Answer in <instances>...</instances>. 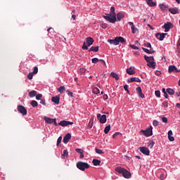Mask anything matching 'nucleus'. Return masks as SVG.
Returning a JSON list of instances; mask_svg holds the SVG:
<instances>
[{
	"mask_svg": "<svg viewBox=\"0 0 180 180\" xmlns=\"http://www.w3.org/2000/svg\"><path fill=\"white\" fill-rule=\"evenodd\" d=\"M115 172H118V174H121L124 178H126L127 179H129V178H131V174L123 167L115 168Z\"/></svg>",
	"mask_w": 180,
	"mask_h": 180,
	"instance_id": "f257e3e1",
	"label": "nucleus"
},
{
	"mask_svg": "<svg viewBox=\"0 0 180 180\" xmlns=\"http://www.w3.org/2000/svg\"><path fill=\"white\" fill-rule=\"evenodd\" d=\"M108 43L114 46H119V43H126V40L123 37H116L114 39H108Z\"/></svg>",
	"mask_w": 180,
	"mask_h": 180,
	"instance_id": "f03ea898",
	"label": "nucleus"
},
{
	"mask_svg": "<svg viewBox=\"0 0 180 180\" xmlns=\"http://www.w3.org/2000/svg\"><path fill=\"white\" fill-rule=\"evenodd\" d=\"M104 19L110 23H116L117 18H116V14L108 13L106 15H103Z\"/></svg>",
	"mask_w": 180,
	"mask_h": 180,
	"instance_id": "7ed1b4c3",
	"label": "nucleus"
},
{
	"mask_svg": "<svg viewBox=\"0 0 180 180\" xmlns=\"http://www.w3.org/2000/svg\"><path fill=\"white\" fill-rule=\"evenodd\" d=\"M94 40L93 39L92 37H89L86 39V42H84L83 46H82V49L83 50H88V46H92L94 44ZM87 44V46H86Z\"/></svg>",
	"mask_w": 180,
	"mask_h": 180,
	"instance_id": "20e7f679",
	"label": "nucleus"
},
{
	"mask_svg": "<svg viewBox=\"0 0 180 180\" xmlns=\"http://www.w3.org/2000/svg\"><path fill=\"white\" fill-rule=\"evenodd\" d=\"M77 167L78 169H80V171H85V169H88V168H89V164L84 162H78L77 163Z\"/></svg>",
	"mask_w": 180,
	"mask_h": 180,
	"instance_id": "39448f33",
	"label": "nucleus"
},
{
	"mask_svg": "<svg viewBox=\"0 0 180 180\" xmlns=\"http://www.w3.org/2000/svg\"><path fill=\"white\" fill-rule=\"evenodd\" d=\"M142 133H143L146 137H151L153 136V126H150L149 128L146 129V130H141Z\"/></svg>",
	"mask_w": 180,
	"mask_h": 180,
	"instance_id": "423d86ee",
	"label": "nucleus"
},
{
	"mask_svg": "<svg viewBox=\"0 0 180 180\" xmlns=\"http://www.w3.org/2000/svg\"><path fill=\"white\" fill-rule=\"evenodd\" d=\"M44 120L46 123H48V124H53V123H54L55 126H58L56 118L53 119L49 117H44Z\"/></svg>",
	"mask_w": 180,
	"mask_h": 180,
	"instance_id": "0eeeda50",
	"label": "nucleus"
},
{
	"mask_svg": "<svg viewBox=\"0 0 180 180\" xmlns=\"http://www.w3.org/2000/svg\"><path fill=\"white\" fill-rule=\"evenodd\" d=\"M97 119L99 120L100 123L101 124H104V123H106V115H101V113L97 114Z\"/></svg>",
	"mask_w": 180,
	"mask_h": 180,
	"instance_id": "6e6552de",
	"label": "nucleus"
},
{
	"mask_svg": "<svg viewBox=\"0 0 180 180\" xmlns=\"http://www.w3.org/2000/svg\"><path fill=\"white\" fill-rule=\"evenodd\" d=\"M139 150L141 153H142V154H143L144 155H150V150L148 149V148L147 147H139Z\"/></svg>",
	"mask_w": 180,
	"mask_h": 180,
	"instance_id": "1a4fd4ad",
	"label": "nucleus"
},
{
	"mask_svg": "<svg viewBox=\"0 0 180 180\" xmlns=\"http://www.w3.org/2000/svg\"><path fill=\"white\" fill-rule=\"evenodd\" d=\"M17 109L22 116H26V115H27V110L23 105H18Z\"/></svg>",
	"mask_w": 180,
	"mask_h": 180,
	"instance_id": "9d476101",
	"label": "nucleus"
},
{
	"mask_svg": "<svg viewBox=\"0 0 180 180\" xmlns=\"http://www.w3.org/2000/svg\"><path fill=\"white\" fill-rule=\"evenodd\" d=\"M172 27H174V25L170 22H167V23H165V25L162 26V28L165 29V32L166 33L167 32H169V30L172 29Z\"/></svg>",
	"mask_w": 180,
	"mask_h": 180,
	"instance_id": "9b49d317",
	"label": "nucleus"
},
{
	"mask_svg": "<svg viewBox=\"0 0 180 180\" xmlns=\"http://www.w3.org/2000/svg\"><path fill=\"white\" fill-rule=\"evenodd\" d=\"M167 33H160L158 32L155 34V37L156 39H158V40H160V41H162V40H164V39H165V36H167Z\"/></svg>",
	"mask_w": 180,
	"mask_h": 180,
	"instance_id": "f8f14e48",
	"label": "nucleus"
},
{
	"mask_svg": "<svg viewBox=\"0 0 180 180\" xmlns=\"http://www.w3.org/2000/svg\"><path fill=\"white\" fill-rule=\"evenodd\" d=\"M58 124H59V126H62V127H67V126H70V124H74V122L63 120L60 121Z\"/></svg>",
	"mask_w": 180,
	"mask_h": 180,
	"instance_id": "ddd939ff",
	"label": "nucleus"
},
{
	"mask_svg": "<svg viewBox=\"0 0 180 180\" xmlns=\"http://www.w3.org/2000/svg\"><path fill=\"white\" fill-rule=\"evenodd\" d=\"M128 25H129V26H131V33H133V34L137 33V32H139V29H137V27H136V26H134V23H133L132 22H129Z\"/></svg>",
	"mask_w": 180,
	"mask_h": 180,
	"instance_id": "4468645a",
	"label": "nucleus"
},
{
	"mask_svg": "<svg viewBox=\"0 0 180 180\" xmlns=\"http://www.w3.org/2000/svg\"><path fill=\"white\" fill-rule=\"evenodd\" d=\"M127 74L129 75H134L136 74V68L134 67H130L127 69Z\"/></svg>",
	"mask_w": 180,
	"mask_h": 180,
	"instance_id": "2eb2a0df",
	"label": "nucleus"
},
{
	"mask_svg": "<svg viewBox=\"0 0 180 180\" xmlns=\"http://www.w3.org/2000/svg\"><path fill=\"white\" fill-rule=\"evenodd\" d=\"M169 72H179L180 70H178V68L175 65H169L168 69Z\"/></svg>",
	"mask_w": 180,
	"mask_h": 180,
	"instance_id": "dca6fc26",
	"label": "nucleus"
},
{
	"mask_svg": "<svg viewBox=\"0 0 180 180\" xmlns=\"http://www.w3.org/2000/svg\"><path fill=\"white\" fill-rule=\"evenodd\" d=\"M136 91L139 96V98H141L142 99H143L144 98V94H143V91L141 90V87L140 86H138L136 89Z\"/></svg>",
	"mask_w": 180,
	"mask_h": 180,
	"instance_id": "f3484780",
	"label": "nucleus"
},
{
	"mask_svg": "<svg viewBox=\"0 0 180 180\" xmlns=\"http://www.w3.org/2000/svg\"><path fill=\"white\" fill-rule=\"evenodd\" d=\"M71 139V134H67L63 138V143L64 144H68V141Z\"/></svg>",
	"mask_w": 180,
	"mask_h": 180,
	"instance_id": "a211bd4d",
	"label": "nucleus"
},
{
	"mask_svg": "<svg viewBox=\"0 0 180 180\" xmlns=\"http://www.w3.org/2000/svg\"><path fill=\"white\" fill-rule=\"evenodd\" d=\"M93 94L99 96V95H103V91L101 92L98 87H93Z\"/></svg>",
	"mask_w": 180,
	"mask_h": 180,
	"instance_id": "6ab92c4d",
	"label": "nucleus"
},
{
	"mask_svg": "<svg viewBox=\"0 0 180 180\" xmlns=\"http://www.w3.org/2000/svg\"><path fill=\"white\" fill-rule=\"evenodd\" d=\"M142 50H143V51L145 53H147V54H154V53H155V51H154V49L151 48L150 50L146 49V48H143L142 47Z\"/></svg>",
	"mask_w": 180,
	"mask_h": 180,
	"instance_id": "aec40b11",
	"label": "nucleus"
},
{
	"mask_svg": "<svg viewBox=\"0 0 180 180\" xmlns=\"http://www.w3.org/2000/svg\"><path fill=\"white\" fill-rule=\"evenodd\" d=\"M169 12H170V13L172 15H176V13H179V10L178 8H169Z\"/></svg>",
	"mask_w": 180,
	"mask_h": 180,
	"instance_id": "412c9836",
	"label": "nucleus"
},
{
	"mask_svg": "<svg viewBox=\"0 0 180 180\" xmlns=\"http://www.w3.org/2000/svg\"><path fill=\"white\" fill-rule=\"evenodd\" d=\"M51 101L53 103H56V105H58V103H60V96H53L51 98Z\"/></svg>",
	"mask_w": 180,
	"mask_h": 180,
	"instance_id": "4be33fe9",
	"label": "nucleus"
},
{
	"mask_svg": "<svg viewBox=\"0 0 180 180\" xmlns=\"http://www.w3.org/2000/svg\"><path fill=\"white\" fill-rule=\"evenodd\" d=\"M123 18H124V13L120 12L117 14V22H120V20H122L123 19Z\"/></svg>",
	"mask_w": 180,
	"mask_h": 180,
	"instance_id": "5701e85b",
	"label": "nucleus"
},
{
	"mask_svg": "<svg viewBox=\"0 0 180 180\" xmlns=\"http://www.w3.org/2000/svg\"><path fill=\"white\" fill-rule=\"evenodd\" d=\"M159 7L160 11H168V5L164 4H159Z\"/></svg>",
	"mask_w": 180,
	"mask_h": 180,
	"instance_id": "b1692460",
	"label": "nucleus"
},
{
	"mask_svg": "<svg viewBox=\"0 0 180 180\" xmlns=\"http://www.w3.org/2000/svg\"><path fill=\"white\" fill-rule=\"evenodd\" d=\"M128 82H141V79L139 77H131L128 80Z\"/></svg>",
	"mask_w": 180,
	"mask_h": 180,
	"instance_id": "393cba45",
	"label": "nucleus"
},
{
	"mask_svg": "<svg viewBox=\"0 0 180 180\" xmlns=\"http://www.w3.org/2000/svg\"><path fill=\"white\" fill-rule=\"evenodd\" d=\"M144 58L148 63L154 61V57L153 56H147L145 55Z\"/></svg>",
	"mask_w": 180,
	"mask_h": 180,
	"instance_id": "a878e982",
	"label": "nucleus"
},
{
	"mask_svg": "<svg viewBox=\"0 0 180 180\" xmlns=\"http://www.w3.org/2000/svg\"><path fill=\"white\" fill-rule=\"evenodd\" d=\"M147 65L149 67V68H155L156 63L154 60H153L152 62L148 63Z\"/></svg>",
	"mask_w": 180,
	"mask_h": 180,
	"instance_id": "bb28decb",
	"label": "nucleus"
},
{
	"mask_svg": "<svg viewBox=\"0 0 180 180\" xmlns=\"http://www.w3.org/2000/svg\"><path fill=\"white\" fill-rule=\"evenodd\" d=\"M92 163L95 167H98V165H101V160L98 159H94L92 160Z\"/></svg>",
	"mask_w": 180,
	"mask_h": 180,
	"instance_id": "cd10ccee",
	"label": "nucleus"
},
{
	"mask_svg": "<svg viewBox=\"0 0 180 180\" xmlns=\"http://www.w3.org/2000/svg\"><path fill=\"white\" fill-rule=\"evenodd\" d=\"M110 75V77H112V78H115L117 81H119L120 77H119V75L116 72H112Z\"/></svg>",
	"mask_w": 180,
	"mask_h": 180,
	"instance_id": "c85d7f7f",
	"label": "nucleus"
},
{
	"mask_svg": "<svg viewBox=\"0 0 180 180\" xmlns=\"http://www.w3.org/2000/svg\"><path fill=\"white\" fill-rule=\"evenodd\" d=\"M146 2L149 6H156L157 3L153 1V0H146Z\"/></svg>",
	"mask_w": 180,
	"mask_h": 180,
	"instance_id": "c756f323",
	"label": "nucleus"
},
{
	"mask_svg": "<svg viewBox=\"0 0 180 180\" xmlns=\"http://www.w3.org/2000/svg\"><path fill=\"white\" fill-rule=\"evenodd\" d=\"M166 92H167L169 95H174L175 94V90L171 88H168L166 89Z\"/></svg>",
	"mask_w": 180,
	"mask_h": 180,
	"instance_id": "7c9ffc66",
	"label": "nucleus"
},
{
	"mask_svg": "<svg viewBox=\"0 0 180 180\" xmlns=\"http://www.w3.org/2000/svg\"><path fill=\"white\" fill-rule=\"evenodd\" d=\"M89 51H94L95 53H98V51H99V46H91L89 49Z\"/></svg>",
	"mask_w": 180,
	"mask_h": 180,
	"instance_id": "2f4dec72",
	"label": "nucleus"
},
{
	"mask_svg": "<svg viewBox=\"0 0 180 180\" xmlns=\"http://www.w3.org/2000/svg\"><path fill=\"white\" fill-rule=\"evenodd\" d=\"M58 92H60V94H64V92H65V86H60L58 89Z\"/></svg>",
	"mask_w": 180,
	"mask_h": 180,
	"instance_id": "473e14b6",
	"label": "nucleus"
},
{
	"mask_svg": "<svg viewBox=\"0 0 180 180\" xmlns=\"http://www.w3.org/2000/svg\"><path fill=\"white\" fill-rule=\"evenodd\" d=\"M36 95H37V92H36V91L33 90V91H31L30 93H29V96L30 98H34V96H36Z\"/></svg>",
	"mask_w": 180,
	"mask_h": 180,
	"instance_id": "72a5a7b5",
	"label": "nucleus"
},
{
	"mask_svg": "<svg viewBox=\"0 0 180 180\" xmlns=\"http://www.w3.org/2000/svg\"><path fill=\"white\" fill-rule=\"evenodd\" d=\"M30 105H32V108H37L39 106V103L36 101H32Z\"/></svg>",
	"mask_w": 180,
	"mask_h": 180,
	"instance_id": "f704fd0d",
	"label": "nucleus"
},
{
	"mask_svg": "<svg viewBox=\"0 0 180 180\" xmlns=\"http://www.w3.org/2000/svg\"><path fill=\"white\" fill-rule=\"evenodd\" d=\"M109 131H110V125H108L105 127L104 129V133L105 134H108V133H109Z\"/></svg>",
	"mask_w": 180,
	"mask_h": 180,
	"instance_id": "c9c22d12",
	"label": "nucleus"
},
{
	"mask_svg": "<svg viewBox=\"0 0 180 180\" xmlns=\"http://www.w3.org/2000/svg\"><path fill=\"white\" fill-rule=\"evenodd\" d=\"M154 144H155L154 141H150L148 143V147H150V148H153L154 147Z\"/></svg>",
	"mask_w": 180,
	"mask_h": 180,
	"instance_id": "e433bc0d",
	"label": "nucleus"
},
{
	"mask_svg": "<svg viewBox=\"0 0 180 180\" xmlns=\"http://www.w3.org/2000/svg\"><path fill=\"white\" fill-rule=\"evenodd\" d=\"M62 157H65L67 158V157H68V150H64L63 153L62 154Z\"/></svg>",
	"mask_w": 180,
	"mask_h": 180,
	"instance_id": "4c0bfd02",
	"label": "nucleus"
},
{
	"mask_svg": "<svg viewBox=\"0 0 180 180\" xmlns=\"http://www.w3.org/2000/svg\"><path fill=\"white\" fill-rule=\"evenodd\" d=\"M155 94L157 98H160L161 96V91H160V90H157L155 91Z\"/></svg>",
	"mask_w": 180,
	"mask_h": 180,
	"instance_id": "58836bf2",
	"label": "nucleus"
},
{
	"mask_svg": "<svg viewBox=\"0 0 180 180\" xmlns=\"http://www.w3.org/2000/svg\"><path fill=\"white\" fill-rule=\"evenodd\" d=\"M99 61V59L98 58H94L91 59V63L93 64H96Z\"/></svg>",
	"mask_w": 180,
	"mask_h": 180,
	"instance_id": "ea45409f",
	"label": "nucleus"
},
{
	"mask_svg": "<svg viewBox=\"0 0 180 180\" xmlns=\"http://www.w3.org/2000/svg\"><path fill=\"white\" fill-rule=\"evenodd\" d=\"M110 14H111V15H116V13H115V6H112L110 8Z\"/></svg>",
	"mask_w": 180,
	"mask_h": 180,
	"instance_id": "a19ab883",
	"label": "nucleus"
},
{
	"mask_svg": "<svg viewBox=\"0 0 180 180\" xmlns=\"http://www.w3.org/2000/svg\"><path fill=\"white\" fill-rule=\"evenodd\" d=\"M43 96V95L39 94L36 95V100L37 101H41V97Z\"/></svg>",
	"mask_w": 180,
	"mask_h": 180,
	"instance_id": "79ce46f5",
	"label": "nucleus"
},
{
	"mask_svg": "<svg viewBox=\"0 0 180 180\" xmlns=\"http://www.w3.org/2000/svg\"><path fill=\"white\" fill-rule=\"evenodd\" d=\"M124 91H126V92H127V94H130V91H129V85L125 84L124 86Z\"/></svg>",
	"mask_w": 180,
	"mask_h": 180,
	"instance_id": "37998d69",
	"label": "nucleus"
},
{
	"mask_svg": "<svg viewBox=\"0 0 180 180\" xmlns=\"http://www.w3.org/2000/svg\"><path fill=\"white\" fill-rule=\"evenodd\" d=\"M37 72H39V68H37V66H35L34 68V70L32 72L33 74H37Z\"/></svg>",
	"mask_w": 180,
	"mask_h": 180,
	"instance_id": "c03bdc74",
	"label": "nucleus"
},
{
	"mask_svg": "<svg viewBox=\"0 0 180 180\" xmlns=\"http://www.w3.org/2000/svg\"><path fill=\"white\" fill-rule=\"evenodd\" d=\"M33 72H30L27 75L28 79H33Z\"/></svg>",
	"mask_w": 180,
	"mask_h": 180,
	"instance_id": "a18cd8bd",
	"label": "nucleus"
},
{
	"mask_svg": "<svg viewBox=\"0 0 180 180\" xmlns=\"http://www.w3.org/2000/svg\"><path fill=\"white\" fill-rule=\"evenodd\" d=\"M66 93H67L68 96H70V98H72L73 95H72V91H70V90H67Z\"/></svg>",
	"mask_w": 180,
	"mask_h": 180,
	"instance_id": "49530a36",
	"label": "nucleus"
},
{
	"mask_svg": "<svg viewBox=\"0 0 180 180\" xmlns=\"http://www.w3.org/2000/svg\"><path fill=\"white\" fill-rule=\"evenodd\" d=\"M61 140H63V137L59 136L58 140H57V143H56L57 146H59L60 144Z\"/></svg>",
	"mask_w": 180,
	"mask_h": 180,
	"instance_id": "de8ad7c7",
	"label": "nucleus"
},
{
	"mask_svg": "<svg viewBox=\"0 0 180 180\" xmlns=\"http://www.w3.org/2000/svg\"><path fill=\"white\" fill-rule=\"evenodd\" d=\"M153 124L155 127H157V126H158V124H160V122H158L157 120H153Z\"/></svg>",
	"mask_w": 180,
	"mask_h": 180,
	"instance_id": "09e8293b",
	"label": "nucleus"
},
{
	"mask_svg": "<svg viewBox=\"0 0 180 180\" xmlns=\"http://www.w3.org/2000/svg\"><path fill=\"white\" fill-rule=\"evenodd\" d=\"M95 150L97 154H103V151L102 150L98 148H96Z\"/></svg>",
	"mask_w": 180,
	"mask_h": 180,
	"instance_id": "8fccbe9b",
	"label": "nucleus"
},
{
	"mask_svg": "<svg viewBox=\"0 0 180 180\" xmlns=\"http://www.w3.org/2000/svg\"><path fill=\"white\" fill-rule=\"evenodd\" d=\"M145 46L146 47H148V49H153L150 42H147L146 44H145Z\"/></svg>",
	"mask_w": 180,
	"mask_h": 180,
	"instance_id": "3c124183",
	"label": "nucleus"
},
{
	"mask_svg": "<svg viewBox=\"0 0 180 180\" xmlns=\"http://www.w3.org/2000/svg\"><path fill=\"white\" fill-rule=\"evenodd\" d=\"M119 134H120V132H115V133L112 135V139H116V137H117V136H119Z\"/></svg>",
	"mask_w": 180,
	"mask_h": 180,
	"instance_id": "603ef678",
	"label": "nucleus"
},
{
	"mask_svg": "<svg viewBox=\"0 0 180 180\" xmlns=\"http://www.w3.org/2000/svg\"><path fill=\"white\" fill-rule=\"evenodd\" d=\"M163 123H168V119L166 117L162 118Z\"/></svg>",
	"mask_w": 180,
	"mask_h": 180,
	"instance_id": "864d4df0",
	"label": "nucleus"
},
{
	"mask_svg": "<svg viewBox=\"0 0 180 180\" xmlns=\"http://www.w3.org/2000/svg\"><path fill=\"white\" fill-rule=\"evenodd\" d=\"M131 49H133V50H139V47H137L136 45H130Z\"/></svg>",
	"mask_w": 180,
	"mask_h": 180,
	"instance_id": "5fc2aeb1",
	"label": "nucleus"
},
{
	"mask_svg": "<svg viewBox=\"0 0 180 180\" xmlns=\"http://www.w3.org/2000/svg\"><path fill=\"white\" fill-rule=\"evenodd\" d=\"M168 139L169 140V141H175V138H174V136H168Z\"/></svg>",
	"mask_w": 180,
	"mask_h": 180,
	"instance_id": "6e6d98bb",
	"label": "nucleus"
},
{
	"mask_svg": "<svg viewBox=\"0 0 180 180\" xmlns=\"http://www.w3.org/2000/svg\"><path fill=\"white\" fill-rule=\"evenodd\" d=\"M40 103L41 105H44V106H46V100L41 99L40 100Z\"/></svg>",
	"mask_w": 180,
	"mask_h": 180,
	"instance_id": "4d7b16f0",
	"label": "nucleus"
},
{
	"mask_svg": "<svg viewBox=\"0 0 180 180\" xmlns=\"http://www.w3.org/2000/svg\"><path fill=\"white\" fill-rule=\"evenodd\" d=\"M162 105L164 106V108H168V102L164 101L162 103Z\"/></svg>",
	"mask_w": 180,
	"mask_h": 180,
	"instance_id": "13d9d810",
	"label": "nucleus"
},
{
	"mask_svg": "<svg viewBox=\"0 0 180 180\" xmlns=\"http://www.w3.org/2000/svg\"><path fill=\"white\" fill-rule=\"evenodd\" d=\"M76 152L81 154V153H84V150H82V149H81V148H77Z\"/></svg>",
	"mask_w": 180,
	"mask_h": 180,
	"instance_id": "bf43d9fd",
	"label": "nucleus"
},
{
	"mask_svg": "<svg viewBox=\"0 0 180 180\" xmlns=\"http://www.w3.org/2000/svg\"><path fill=\"white\" fill-rule=\"evenodd\" d=\"M101 27H102V29H106V27H108V25H106L105 23H103L101 24Z\"/></svg>",
	"mask_w": 180,
	"mask_h": 180,
	"instance_id": "052dcab7",
	"label": "nucleus"
},
{
	"mask_svg": "<svg viewBox=\"0 0 180 180\" xmlns=\"http://www.w3.org/2000/svg\"><path fill=\"white\" fill-rule=\"evenodd\" d=\"M155 75L160 76V75H161V71L156 70L155 72Z\"/></svg>",
	"mask_w": 180,
	"mask_h": 180,
	"instance_id": "680f3d73",
	"label": "nucleus"
},
{
	"mask_svg": "<svg viewBox=\"0 0 180 180\" xmlns=\"http://www.w3.org/2000/svg\"><path fill=\"white\" fill-rule=\"evenodd\" d=\"M100 61H101V64L106 65V62H105V60H103V59H101Z\"/></svg>",
	"mask_w": 180,
	"mask_h": 180,
	"instance_id": "e2e57ef3",
	"label": "nucleus"
},
{
	"mask_svg": "<svg viewBox=\"0 0 180 180\" xmlns=\"http://www.w3.org/2000/svg\"><path fill=\"white\" fill-rule=\"evenodd\" d=\"M172 136V130H169L168 131V136Z\"/></svg>",
	"mask_w": 180,
	"mask_h": 180,
	"instance_id": "0e129e2a",
	"label": "nucleus"
},
{
	"mask_svg": "<svg viewBox=\"0 0 180 180\" xmlns=\"http://www.w3.org/2000/svg\"><path fill=\"white\" fill-rule=\"evenodd\" d=\"M164 96H165V98L166 99H168V94L165 93V94H164Z\"/></svg>",
	"mask_w": 180,
	"mask_h": 180,
	"instance_id": "69168bd1",
	"label": "nucleus"
},
{
	"mask_svg": "<svg viewBox=\"0 0 180 180\" xmlns=\"http://www.w3.org/2000/svg\"><path fill=\"white\" fill-rule=\"evenodd\" d=\"M176 107L178 108V109H180V103H178L176 104Z\"/></svg>",
	"mask_w": 180,
	"mask_h": 180,
	"instance_id": "338daca9",
	"label": "nucleus"
},
{
	"mask_svg": "<svg viewBox=\"0 0 180 180\" xmlns=\"http://www.w3.org/2000/svg\"><path fill=\"white\" fill-rule=\"evenodd\" d=\"M84 152H82L81 153H80V158H84Z\"/></svg>",
	"mask_w": 180,
	"mask_h": 180,
	"instance_id": "774afa93",
	"label": "nucleus"
}]
</instances>
